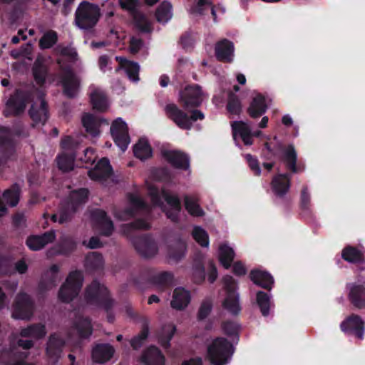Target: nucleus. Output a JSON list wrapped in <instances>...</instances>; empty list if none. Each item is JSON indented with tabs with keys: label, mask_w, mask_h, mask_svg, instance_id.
Masks as SVG:
<instances>
[{
	"label": "nucleus",
	"mask_w": 365,
	"mask_h": 365,
	"mask_svg": "<svg viewBox=\"0 0 365 365\" xmlns=\"http://www.w3.org/2000/svg\"><path fill=\"white\" fill-rule=\"evenodd\" d=\"M251 280L262 288L270 290L274 283L273 277L267 272L253 270L250 273Z\"/></svg>",
	"instance_id": "37"
},
{
	"label": "nucleus",
	"mask_w": 365,
	"mask_h": 365,
	"mask_svg": "<svg viewBox=\"0 0 365 365\" xmlns=\"http://www.w3.org/2000/svg\"><path fill=\"white\" fill-rule=\"evenodd\" d=\"M46 334L45 326L41 324H33L24 329V337L29 336L34 339H41Z\"/></svg>",
	"instance_id": "49"
},
{
	"label": "nucleus",
	"mask_w": 365,
	"mask_h": 365,
	"mask_svg": "<svg viewBox=\"0 0 365 365\" xmlns=\"http://www.w3.org/2000/svg\"><path fill=\"white\" fill-rule=\"evenodd\" d=\"M115 59L119 63V66L115 69L116 72L123 69L130 81L133 82H138L139 81L140 66L137 63L128 61L120 56H116Z\"/></svg>",
	"instance_id": "26"
},
{
	"label": "nucleus",
	"mask_w": 365,
	"mask_h": 365,
	"mask_svg": "<svg viewBox=\"0 0 365 365\" xmlns=\"http://www.w3.org/2000/svg\"><path fill=\"white\" fill-rule=\"evenodd\" d=\"M190 302V292L183 288L178 287L173 292L170 305L173 309L182 310L187 307Z\"/></svg>",
	"instance_id": "33"
},
{
	"label": "nucleus",
	"mask_w": 365,
	"mask_h": 365,
	"mask_svg": "<svg viewBox=\"0 0 365 365\" xmlns=\"http://www.w3.org/2000/svg\"><path fill=\"white\" fill-rule=\"evenodd\" d=\"M212 307V302L210 299H206L202 301L199 311H198V319H205L210 313Z\"/></svg>",
	"instance_id": "61"
},
{
	"label": "nucleus",
	"mask_w": 365,
	"mask_h": 365,
	"mask_svg": "<svg viewBox=\"0 0 365 365\" xmlns=\"http://www.w3.org/2000/svg\"><path fill=\"white\" fill-rule=\"evenodd\" d=\"M165 159L177 168L187 170L190 166L187 155L178 150H164L162 153Z\"/></svg>",
	"instance_id": "23"
},
{
	"label": "nucleus",
	"mask_w": 365,
	"mask_h": 365,
	"mask_svg": "<svg viewBox=\"0 0 365 365\" xmlns=\"http://www.w3.org/2000/svg\"><path fill=\"white\" fill-rule=\"evenodd\" d=\"M81 121L86 131L92 136H97L100 133L99 128L102 123L108 124L106 120L90 113H84Z\"/></svg>",
	"instance_id": "25"
},
{
	"label": "nucleus",
	"mask_w": 365,
	"mask_h": 365,
	"mask_svg": "<svg viewBox=\"0 0 365 365\" xmlns=\"http://www.w3.org/2000/svg\"><path fill=\"white\" fill-rule=\"evenodd\" d=\"M222 329L227 335H234L237 334L240 327L235 322H226L222 325Z\"/></svg>",
	"instance_id": "64"
},
{
	"label": "nucleus",
	"mask_w": 365,
	"mask_h": 365,
	"mask_svg": "<svg viewBox=\"0 0 365 365\" xmlns=\"http://www.w3.org/2000/svg\"><path fill=\"white\" fill-rule=\"evenodd\" d=\"M245 158L249 164L250 169L253 171L255 175H259L261 170L259 165L258 160L250 154H247Z\"/></svg>",
	"instance_id": "63"
},
{
	"label": "nucleus",
	"mask_w": 365,
	"mask_h": 365,
	"mask_svg": "<svg viewBox=\"0 0 365 365\" xmlns=\"http://www.w3.org/2000/svg\"><path fill=\"white\" fill-rule=\"evenodd\" d=\"M148 335V328L145 327L137 336L134 337L131 340L130 344L132 347L135 349L140 348L143 345V341L145 340Z\"/></svg>",
	"instance_id": "62"
},
{
	"label": "nucleus",
	"mask_w": 365,
	"mask_h": 365,
	"mask_svg": "<svg viewBox=\"0 0 365 365\" xmlns=\"http://www.w3.org/2000/svg\"><path fill=\"white\" fill-rule=\"evenodd\" d=\"M55 237L54 231H49L42 235H36L29 237L26 240V245L32 250H38L48 243L52 242L55 240Z\"/></svg>",
	"instance_id": "27"
},
{
	"label": "nucleus",
	"mask_w": 365,
	"mask_h": 365,
	"mask_svg": "<svg viewBox=\"0 0 365 365\" xmlns=\"http://www.w3.org/2000/svg\"><path fill=\"white\" fill-rule=\"evenodd\" d=\"M215 54L218 60L231 62L234 56L233 43L227 39L218 42L215 46Z\"/></svg>",
	"instance_id": "29"
},
{
	"label": "nucleus",
	"mask_w": 365,
	"mask_h": 365,
	"mask_svg": "<svg viewBox=\"0 0 365 365\" xmlns=\"http://www.w3.org/2000/svg\"><path fill=\"white\" fill-rule=\"evenodd\" d=\"M86 299L91 303L99 304L107 311L113 306L107 288L97 281H93L87 287Z\"/></svg>",
	"instance_id": "7"
},
{
	"label": "nucleus",
	"mask_w": 365,
	"mask_h": 365,
	"mask_svg": "<svg viewBox=\"0 0 365 365\" xmlns=\"http://www.w3.org/2000/svg\"><path fill=\"white\" fill-rule=\"evenodd\" d=\"M227 107L228 111L235 115L240 114L242 110L240 101L234 94L230 96Z\"/></svg>",
	"instance_id": "59"
},
{
	"label": "nucleus",
	"mask_w": 365,
	"mask_h": 365,
	"mask_svg": "<svg viewBox=\"0 0 365 365\" xmlns=\"http://www.w3.org/2000/svg\"><path fill=\"white\" fill-rule=\"evenodd\" d=\"M12 317L17 319H23V290L20 289L16 300L14 311Z\"/></svg>",
	"instance_id": "60"
},
{
	"label": "nucleus",
	"mask_w": 365,
	"mask_h": 365,
	"mask_svg": "<svg viewBox=\"0 0 365 365\" xmlns=\"http://www.w3.org/2000/svg\"><path fill=\"white\" fill-rule=\"evenodd\" d=\"M20 187L18 184H14L2 194L3 201L11 207L17 205L19 201Z\"/></svg>",
	"instance_id": "42"
},
{
	"label": "nucleus",
	"mask_w": 365,
	"mask_h": 365,
	"mask_svg": "<svg viewBox=\"0 0 365 365\" xmlns=\"http://www.w3.org/2000/svg\"><path fill=\"white\" fill-rule=\"evenodd\" d=\"M231 125L235 140H237L238 135L245 145H251L252 144V130L248 123L244 121H234Z\"/></svg>",
	"instance_id": "21"
},
{
	"label": "nucleus",
	"mask_w": 365,
	"mask_h": 365,
	"mask_svg": "<svg viewBox=\"0 0 365 365\" xmlns=\"http://www.w3.org/2000/svg\"><path fill=\"white\" fill-rule=\"evenodd\" d=\"M133 243L137 251L145 257H153L158 252L157 245L152 240L140 238L135 240Z\"/></svg>",
	"instance_id": "32"
},
{
	"label": "nucleus",
	"mask_w": 365,
	"mask_h": 365,
	"mask_svg": "<svg viewBox=\"0 0 365 365\" xmlns=\"http://www.w3.org/2000/svg\"><path fill=\"white\" fill-rule=\"evenodd\" d=\"M193 238L201 246L207 247L209 245L208 235L205 230L200 227H195L192 231Z\"/></svg>",
	"instance_id": "57"
},
{
	"label": "nucleus",
	"mask_w": 365,
	"mask_h": 365,
	"mask_svg": "<svg viewBox=\"0 0 365 365\" xmlns=\"http://www.w3.org/2000/svg\"><path fill=\"white\" fill-rule=\"evenodd\" d=\"M59 269L58 265L53 264L43 273L40 282V287L42 290L51 289L61 281Z\"/></svg>",
	"instance_id": "18"
},
{
	"label": "nucleus",
	"mask_w": 365,
	"mask_h": 365,
	"mask_svg": "<svg viewBox=\"0 0 365 365\" xmlns=\"http://www.w3.org/2000/svg\"><path fill=\"white\" fill-rule=\"evenodd\" d=\"M110 133L115 144L124 152L130 143L128 127L120 118L114 120L110 127Z\"/></svg>",
	"instance_id": "11"
},
{
	"label": "nucleus",
	"mask_w": 365,
	"mask_h": 365,
	"mask_svg": "<svg viewBox=\"0 0 365 365\" xmlns=\"http://www.w3.org/2000/svg\"><path fill=\"white\" fill-rule=\"evenodd\" d=\"M155 15L159 22H168L172 17L170 4L167 1H163L157 9Z\"/></svg>",
	"instance_id": "47"
},
{
	"label": "nucleus",
	"mask_w": 365,
	"mask_h": 365,
	"mask_svg": "<svg viewBox=\"0 0 365 365\" xmlns=\"http://www.w3.org/2000/svg\"><path fill=\"white\" fill-rule=\"evenodd\" d=\"M349 296L355 307L358 308L365 307V289L362 285L351 284Z\"/></svg>",
	"instance_id": "38"
},
{
	"label": "nucleus",
	"mask_w": 365,
	"mask_h": 365,
	"mask_svg": "<svg viewBox=\"0 0 365 365\" xmlns=\"http://www.w3.org/2000/svg\"><path fill=\"white\" fill-rule=\"evenodd\" d=\"M64 341L58 334H52L47 343L46 354L52 364H56L60 358Z\"/></svg>",
	"instance_id": "22"
},
{
	"label": "nucleus",
	"mask_w": 365,
	"mask_h": 365,
	"mask_svg": "<svg viewBox=\"0 0 365 365\" xmlns=\"http://www.w3.org/2000/svg\"><path fill=\"white\" fill-rule=\"evenodd\" d=\"M180 103L185 109L197 107L201 105L205 94L198 85L186 86L180 92Z\"/></svg>",
	"instance_id": "8"
},
{
	"label": "nucleus",
	"mask_w": 365,
	"mask_h": 365,
	"mask_svg": "<svg viewBox=\"0 0 365 365\" xmlns=\"http://www.w3.org/2000/svg\"><path fill=\"white\" fill-rule=\"evenodd\" d=\"M33 103L29 111L33 125H43L47 120L46 103L41 93L37 92L32 96Z\"/></svg>",
	"instance_id": "10"
},
{
	"label": "nucleus",
	"mask_w": 365,
	"mask_h": 365,
	"mask_svg": "<svg viewBox=\"0 0 365 365\" xmlns=\"http://www.w3.org/2000/svg\"><path fill=\"white\" fill-rule=\"evenodd\" d=\"M257 302L260 308L263 316L269 314V309L270 306V297L264 292L259 291L257 293Z\"/></svg>",
	"instance_id": "51"
},
{
	"label": "nucleus",
	"mask_w": 365,
	"mask_h": 365,
	"mask_svg": "<svg viewBox=\"0 0 365 365\" xmlns=\"http://www.w3.org/2000/svg\"><path fill=\"white\" fill-rule=\"evenodd\" d=\"M89 89L93 108L99 111H105L108 107V102L104 92L95 86H91Z\"/></svg>",
	"instance_id": "28"
},
{
	"label": "nucleus",
	"mask_w": 365,
	"mask_h": 365,
	"mask_svg": "<svg viewBox=\"0 0 365 365\" xmlns=\"http://www.w3.org/2000/svg\"><path fill=\"white\" fill-rule=\"evenodd\" d=\"M173 275L168 272H160L155 274L152 277L153 284L158 286H166L172 283Z\"/></svg>",
	"instance_id": "52"
},
{
	"label": "nucleus",
	"mask_w": 365,
	"mask_h": 365,
	"mask_svg": "<svg viewBox=\"0 0 365 365\" xmlns=\"http://www.w3.org/2000/svg\"><path fill=\"white\" fill-rule=\"evenodd\" d=\"M267 109V106L264 98L259 94L253 98L247 108V113L251 118H257L262 115Z\"/></svg>",
	"instance_id": "36"
},
{
	"label": "nucleus",
	"mask_w": 365,
	"mask_h": 365,
	"mask_svg": "<svg viewBox=\"0 0 365 365\" xmlns=\"http://www.w3.org/2000/svg\"><path fill=\"white\" fill-rule=\"evenodd\" d=\"M232 354V344L224 338L215 339L207 349L209 360L213 365L227 364L230 361Z\"/></svg>",
	"instance_id": "3"
},
{
	"label": "nucleus",
	"mask_w": 365,
	"mask_h": 365,
	"mask_svg": "<svg viewBox=\"0 0 365 365\" xmlns=\"http://www.w3.org/2000/svg\"><path fill=\"white\" fill-rule=\"evenodd\" d=\"M75 156L73 154L62 153L56 158L58 167L63 172H68L73 169Z\"/></svg>",
	"instance_id": "46"
},
{
	"label": "nucleus",
	"mask_w": 365,
	"mask_h": 365,
	"mask_svg": "<svg viewBox=\"0 0 365 365\" xmlns=\"http://www.w3.org/2000/svg\"><path fill=\"white\" fill-rule=\"evenodd\" d=\"M74 327L81 337H87L92 333V325L88 318L81 315H76L73 323Z\"/></svg>",
	"instance_id": "41"
},
{
	"label": "nucleus",
	"mask_w": 365,
	"mask_h": 365,
	"mask_svg": "<svg viewBox=\"0 0 365 365\" xmlns=\"http://www.w3.org/2000/svg\"><path fill=\"white\" fill-rule=\"evenodd\" d=\"M11 134L10 128L0 127V153L7 158H11L16 152V143Z\"/></svg>",
	"instance_id": "15"
},
{
	"label": "nucleus",
	"mask_w": 365,
	"mask_h": 365,
	"mask_svg": "<svg viewBox=\"0 0 365 365\" xmlns=\"http://www.w3.org/2000/svg\"><path fill=\"white\" fill-rule=\"evenodd\" d=\"M224 287L227 293L223 301V307L233 314H237L240 311L238 294L236 293V283L231 276L223 278Z\"/></svg>",
	"instance_id": "9"
},
{
	"label": "nucleus",
	"mask_w": 365,
	"mask_h": 365,
	"mask_svg": "<svg viewBox=\"0 0 365 365\" xmlns=\"http://www.w3.org/2000/svg\"><path fill=\"white\" fill-rule=\"evenodd\" d=\"M137 27L143 32H150L151 31V25L148 19L143 14L138 12L133 16Z\"/></svg>",
	"instance_id": "56"
},
{
	"label": "nucleus",
	"mask_w": 365,
	"mask_h": 365,
	"mask_svg": "<svg viewBox=\"0 0 365 365\" xmlns=\"http://www.w3.org/2000/svg\"><path fill=\"white\" fill-rule=\"evenodd\" d=\"M128 200L130 207L121 212L118 211L115 212V216L122 220H126L130 218L135 212L140 210H147L148 206L141 200V198L135 194H130L128 195Z\"/></svg>",
	"instance_id": "16"
},
{
	"label": "nucleus",
	"mask_w": 365,
	"mask_h": 365,
	"mask_svg": "<svg viewBox=\"0 0 365 365\" xmlns=\"http://www.w3.org/2000/svg\"><path fill=\"white\" fill-rule=\"evenodd\" d=\"M342 257L344 260L352 263L362 261L361 252L352 247H347L343 250Z\"/></svg>",
	"instance_id": "50"
},
{
	"label": "nucleus",
	"mask_w": 365,
	"mask_h": 365,
	"mask_svg": "<svg viewBox=\"0 0 365 365\" xmlns=\"http://www.w3.org/2000/svg\"><path fill=\"white\" fill-rule=\"evenodd\" d=\"M33 75L37 84L41 86L44 83L47 75V66L43 57L39 56L35 61Z\"/></svg>",
	"instance_id": "39"
},
{
	"label": "nucleus",
	"mask_w": 365,
	"mask_h": 365,
	"mask_svg": "<svg viewBox=\"0 0 365 365\" xmlns=\"http://www.w3.org/2000/svg\"><path fill=\"white\" fill-rule=\"evenodd\" d=\"M23 113V89L18 88L12 93L6 103L3 115L8 118Z\"/></svg>",
	"instance_id": "13"
},
{
	"label": "nucleus",
	"mask_w": 365,
	"mask_h": 365,
	"mask_svg": "<svg viewBox=\"0 0 365 365\" xmlns=\"http://www.w3.org/2000/svg\"><path fill=\"white\" fill-rule=\"evenodd\" d=\"M57 39V34L55 31H48L40 39L39 46L43 49L49 48L56 43Z\"/></svg>",
	"instance_id": "54"
},
{
	"label": "nucleus",
	"mask_w": 365,
	"mask_h": 365,
	"mask_svg": "<svg viewBox=\"0 0 365 365\" xmlns=\"http://www.w3.org/2000/svg\"><path fill=\"white\" fill-rule=\"evenodd\" d=\"M185 207L188 213L192 216L200 217L204 215V211L198 204V199L194 195L184 197Z\"/></svg>",
	"instance_id": "43"
},
{
	"label": "nucleus",
	"mask_w": 365,
	"mask_h": 365,
	"mask_svg": "<svg viewBox=\"0 0 365 365\" xmlns=\"http://www.w3.org/2000/svg\"><path fill=\"white\" fill-rule=\"evenodd\" d=\"M148 192L153 204L160 207H163V202L161 200V197H163L169 207L168 208H163L166 216L173 222L178 221V215L181 210V205L180 199L177 195H171L165 190L160 193L158 190L153 185L148 187Z\"/></svg>",
	"instance_id": "1"
},
{
	"label": "nucleus",
	"mask_w": 365,
	"mask_h": 365,
	"mask_svg": "<svg viewBox=\"0 0 365 365\" xmlns=\"http://www.w3.org/2000/svg\"><path fill=\"white\" fill-rule=\"evenodd\" d=\"M114 352V348L108 344H98L93 349L92 357L95 362L103 364L110 360Z\"/></svg>",
	"instance_id": "31"
},
{
	"label": "nucleus",
	"mask_w": 365,
	"mask_h": 365,
	"mask_svg": "<svg viewBox=\"0 0 365 365\" xmlns=\"http://www.w3.org/2000/svg\"><path fill=\"white\" fill-rule=\"evenodd\" d=\"M85 266L89 271H96L103 269L104 266L103 256L96 252H90L86 257Z\"/></svg>",
	"instance_id": "40"
},
{
	"label": "nucleus",
	"mask_w": 365,
	"mask_h": 365,
	"mask_svg": "<svg viewBox=\"0 0 365 365\" xmlns=\"http://www.w3.org/2000/svg\"><path fill=\"white\" fill-rule=\"evenodd\" d=\"M61 83L64 94L68 98H74L80 89V79L71 70L63 71Z\"/></svg>",
	"instance_id": "14"
},
{
	"label": "nucleus",
	"mask_w": 365,
	"mask_h": 365,
	"mask_svg": "<svg viewBox=\"0 0 365 365\" xmlns=\"http://www.w3.org/2000/svg\"><path fill=\"white\" fill-rule=\"evenodd\" d=\"M207 8H210L212 15L214 21L216 20V9L212 6L210 3L205 0H200L197 4L191 9V13L195 14H203L205 10Z\"/></svg>",
	"instance_id": "55"
},
{
	"label": "nucleus",
	"mask_w": 365,
	"mask_h": 365,
	"mask_svg": "<svg viewBox=\"0 0 365 365\" xmlns=\"http://www.w3.org/2000/svg\"><path fill=\"white\" fill-rule=\"evenodd\" d=\"M291 176L288 174H279L274 176L272 181V188L279 196L285 195L290 187Z\"/></svg>",
	"instance_id": "34"
},
{
	"label": "nucleus",
	"mask_w": 365,
	"mask_h": 365,
	"mask_svg": "<svg viewBox=\"0 0 365 365\" xmlns=\"http://www.w3.org/2000/svg\"><path fill=\"white\" fill-rule=\"evenodd\" d=\"M175 331L176 328L172 324H167L163 328L162 334L160 338V341L163 347L168 348L169 346V341L172 339Z\"/></svg>",
	"instance_id": "53"
},
{
	"label": "nucleus",
	"mask_w": 365,
	"mask_h": 365,
	"mask_svg": "<svg viewBox=\"0 0 365 365\" xmlns=\"http://www.w3.org/2000/svg\"><path fill=\"white\" fill-rule=\"evenodd\" d=\"M235 257V252L232 248L227 246L226 244L220 245L219 248V259L225 269L230 267Z\"/></svg>",
	"instance_id": "45"
},
{
	"label": "nucleus",
	"mask_w": 365,
	"mask_h": 365,
	"mask_svg": "<svg viewBox=\"0 0 365 365\" xmlns=\"http://www.w3.org/2000/svg\"><path fill=\"white\" fill-rule=\"evenodd\" d=\"M165 110L168 117L179 128L184 130H190L193 122L205 118L203 113L199 110H194L191 115L188 116L187 113L173 103L167 105Z\"/></svg>",
	"instance_id": "4"
},
{
	"label": "nucleus",
	"mask_w": 365,
	"mask_h": 365,
	"mask_svg": "<svg viewBox=\"0 0 365 365\" xmlns=\"http://www.w3.org/2000/svg\"><path fill=\"white\" fill-rule=\"evenodd\" d=\"M341 329L344 332H352L359 339H364V323L357 315H351L341 322Z\"/></svg>",
	"instance_id": "17"
},
{
	"label": "nucleus",
	"mask_w": 365,
	"mask_h": 365,
	"mask_svg": "<svg viewBox=\"0 0 365 365\" xmlns=\"http://www.w3.org/2000/svg\"><path fill=\"white\" fill-rule=\"evenodd\" d=\"M111 175L112 168L106 158L101 159L93 170L88 171V175L92 180L100 182L106 181Z\"/></svg>",
	"instance_id": "19"
},
{
	"label": "nucleus",
	"mask_w": 365,
	"mask_h": 365,
	"mask_svg": "<svg viewBox=\"0 0 365 365\" xmlns=\"http://www.w3.org/2000/svg\"><path fill=\"white\" fill-rule=\"evenodd\" d=\"M92 217L96 224L97 228L101 234L105 236H109L113 231V225L112 221L108 218L104 211L96 210L92 212Z\"/></svg>",
	"instance_id": "24"
},
{
	"label": "nucleus",
	"mask_w": 365,
	"mask_h": 365,
	"mask_svg": "<svg viewBox=\"0 0 365 365\" xmlns=\"http://www.w3.org/2000/svg\"><path fill=\"white\" fill-rule=\"evenodd\" d=\"M141 360L146 365H165V357L155 346H150L143 354Z\"/></svg>",
	"instance_id": "35"
},
{
	"label": "nucleus",
	"mask_w": 365,
	"mask_h": 365,
	"mask_svg": "<svg viewBox=\"0 0 365 365\" xmlns=\"http://www.w3.org/2000/svg\"><path fill=\"white\" fill-rule=\"evenodd\" d=\"M87 198L88 190L86 189H80L71 192L69 201L66 203V207L60 210L58 213L53 215L51 217L52 220L60 224L68 221L71 218L72 214L78 206L86 202Z\"/></svg>",
	"instance_id": "5"
},
{
	"label": "nucleus",
	"mask_w": 365,
	"mask_h": 365,
	"mask_svg": "<svg viewBox=\"0 0 365 365\" xmlns=\"http://www.w3.org/2000/svg\"><path fill=\"white\" fill-rule=\"evenodd\" d=\"M83 281V277L81 272L74 271L71 272L59 289L58 299L66 303L72 301L78 294Z\"/></svg>",
	"instance_id": "6"
},
{
	"label": "nucleus",
	"mask_w": 365,
	"mask_h": 365,
	"mask_svg": "<svg viewBox=\"0 0 365 365\" xmlns=\"http://www.w3.org/2000/svg\"><path fill=\"white\" fill-rule=\"evenodd\" d=\"M134 155L140 160H145L152 155V150L145 139H140L134 146Z\"/></svg>",
	"instance_id": "44"
},
{
	"label": "nucleus",
	"mask_w": 365,
	"mask_h": 365,
	"mask_svg": "<svg viewBox=\"0 0 365 365\" xmlns=\"http://www.w3.org/2000/svg\"><path fill=\"white\" fill-rule=\"evenodd\" d=\"M277 150H281L280 160L284 163L287 168L290 169L293 173H297L299 168L297 167V154L294 147L292 145H289L286 148L279 143L277 145Z\"/></svg>",
	"instance_id": "20"
},
{
	"label": "nucleus",
	"mask_w": 365,
	"mask_h": 365,
	"mask_svg": "<svg viewBox=\"0 0 365 365\" xmlns=\"http://www.w3.org/2000/svg\"><path fill=\"white\" fill-rule=\"evenodd\" d=\"M100 15V9L97 5L83 1L76 11L75 24L81 29H91L98 21Z\"/></svg>",
	"instance_id": "2"
},
{
	"label": "nucleus",
	"mask_w": 365,
	"mask_h": 365,
	"mask_svg": "<svg viewBox=\"0 0 365 365\" xmlns=\"http://www.w3.org/2000/svg\"><path fill=\"white\" fill-rule=\"evenodd\" d=\"M120 6L122 9L127 11L132 16L137 14L139 0H118Z\"/></svg>",
	"instance_id": "58"
},
{
	"label": "nucleus",
	"mask_w": 365,
	"mask_h": 365,
	"mask_svg": "<svg viewBox=\"0 0 365 365\" xmlns=\"http://www.w3.org/2000/svg\"><path fill=\"white\" fill-rule=\"evenodd\" d=\"M186 250V244L183 240L171 242L168 247L167 257L170 261L177 262L185 256Z\"/></svg>",
	"instance_id": "30"
},
{
	"label": "nucleus",
	"mask_w": 365,
	"mask_h": 365,
	"mask_svg": "<svg viewBox=\"0 0 365 365\" xmlns=\"http://www.w3.org/2000/svg\"><path fill=\"white\" fill-rule=\"evenodd\" d=\"M16 257L9 252L7 255H0V276L11 274L16 271L23 274V257L16 262Z\"/></svg>",
	"instance_id": "12"
},
{
	"label": "nucleus",
	"mask_w": 365,
	"mask_h": 365,
	"mask_svg": "<svg viewBox=\"0 0 365 365\" xmlns=\"http://www.w3.org/2000/svg\"><path fill=\"white\" fill-rule=\"evenodd\" d=\"M75 247L76 243L72 238L64 237L61 240V245L54 252L49 251L48 255L51 256L55 254H67L73 250Z\"/></svg>",
	"instance_id": "48"
}]
</instances>
